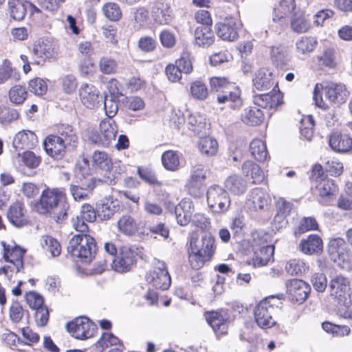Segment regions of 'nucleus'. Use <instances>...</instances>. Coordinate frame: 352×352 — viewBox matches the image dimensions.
<instances>
[{
    "mask_svg": "<svg viewBox=\"0 0 352 352\" xmlns=\"http://www.w3.org/2000/svg\"><path fill=\"white\" fill-rule=\"evenodd\" d=\"M322 94L329 102L340 105L346 102L349 91L345 85L331 82L322 87Z\"/></svg>",
    "mask_w": 352,
    "mask_h": 352,
    "instance_id": "nucleus-14",
    "label": "nucleus"
},
{
    "mask_svg": "<svg viewBox=\"0 0 352 352\" xmlns=\"http://www.w3.org/2000/svg\"><path fill=\"white\" fill-rule=\"evenodd\" d=\"M271 59L276 67H282L289 60L288 54L281 46L272 47L270 50Z\"/></svg>",
    "mask_w": 352,
    "mask_h": 352,
    "instance_id": "nucleus-51",
    "label": "nucleus"
},
{
    "mask_svg": "<svg viewBox=\"0 0 352 352\" xmlns=\"http://www.w3.org/2000/svg\"><path fill=\"white\" fill-rule=\"evenodd\" d=\"M330 258L334 262L348 261L349 258V249L345 241L340 237L329 241L327 248Z\"/></svg>",
    "mask_w": 352,
    "mask_h": 352,
    "instance_id": "nucleus-18",
    "label": "nucleus"
},
{
    "mask_svg": "<svg viewBox=\"0 0 352 352\" xmlns=\"http://www.w3.org/2000/svg\"><path fill=\"white\" fill-rule=\"evenodd\" d=\"M214 242V237L211 233L202 232L200 239L193 233L190 239L189 250L212 257L216 250Z\"/></svg>",
    "mask_w": 352,
    "mask_h": 352,
    "instance_id": "nucleus-11",
    "label": "nucleus"
},
{
    "mask_svg": "<svg viewBox=\"0 0 352 352\" xmlns=\"http://www.w3.org/2000/svg\"><path fill=\"white\" fill-rule=\"evenodd\" d=\"M39 203L43 214H48L58 223H63L68 217L69 204L66 201L62 189H45L41 195Z\"/></svg>",
    "mask_w": 352,
    "mask_h": 352,
    "instance_id": "nucleus-3",
    "label": "nucleus"
},
{
    "mask_svg": "<svg viewBox=\"0 0 352 352\" xmlns=\"http://www.w3.org/2000/svg\"><path fill=\"white\" fill-rule=\"evenodd\" d=\"M188 129L191 130L195 135H203L206 133V118L198 114H190L187 119Z\"/></svg>",
    "mask_w": 352,
    "mask_h": 352,
    "instance_id": "nucleus-36",
    "label": "nucleus"
},
{
    "mask_svg": "<svg viewBox=\"0 0 352 352\" xmlns=\"http://www.w3.org/2000/svg\"><path fill=\"white\" fill-rule=\"evenodd\" d=\"M194 36L195 45L201 47H208L215 41L213 31L208 25H198L195 30Z\"/></svg>",
    "mask_w": 352,
    "mask_h": 352,
    "instance_id": "nucleus-27",
    "label": "nucleus"
},
{
    "mask_svg": "<svg viewBox=\"0 0 352 352\" xmlns=\"http://www.w3.org/2000/svg\"><path fill=\"white\" fill-rule=\"evenodd\" d=\"M27 95L25 87L19 85L12 87L9 91L10 101L17 104H22L26 99Z\"/></svg>",
    "mask_w": 352,
    "mask_h": 352,
    "instance_id": "nucleus-60",
    "label": "nucleus"
},
{
    "mask_svg": "<svg viewBox=\"0 0 352 352\" xmlns=\"http://www.w3.org/2000/svg\"><path fill=\"white\" fill-rule=\"evenodd\" d=\"M137 171L139 177L148 184L156 186L162 185V183L157 179L154 173L151 170L138 167Z\"/></svg>",
    "mask_w": 352,
    "mask_h": 352,
    "instance_id": "nucleus-62",
    "label": "nucleus"
},
{
    "mask_svg": "<svg viewBox=\"0 0 352 352\" xmlns=\"http://www.w3.org/2000/svg\"><path fill=\"white\" fill-rule=\"evenodd\" d=\"M207 202L214 213H223L230 206V198L228 192L219 185L211 186L207 191Z\"/></svg>",
    "mask_w": 352,
    "mask_h": 352,
    "instance_id": "nucleus-7",
    "label": "nucleus"
},
{
    "mask_svg": "<svg viewBox=\"0 0 352 352\" xmlns=\"http://www.w3.org/2000/svg\"><path fill=\"white\" fill-rule=\"evenodd\" d=\"M252 156L260 162H265L268 156L265 143L260 139L253 140L250 144Z\"/></svg>",
    "mask_w": 352,
    "mask_h": 352,
    "instance_id": "nucleus-37",
    "label": "nucleus"
},
{
    "mask_svg": "<svg viewBox=\"0 0 352 352\" xmlns=\"http://www.w3.org/2000/svg\"><path fill=\"white\" fill-rule=\"evenodd\" d=\"M148 17V11L144 7L132 8L130 10L129 18L133 23L135 30H139L144 26Z\"/></svg>",
    "mask_w": 352,
    "mask_h": 352,
    "instance_id": "nucleus-39",
    "label": "nucleus"
},
{
    "mask_svg": "<svg viewBox=\"0 0 352 352\" xmlns=\"http://www.w3.org/2000/svg\"><path fill=\"white\" fill-rule=\"evenodd\" d=\"M329 144L337 153H348L352 150V138L346 134L333 132L329 135Z\"/></svg>",
    "mask_w": 352,
    "mask_h": 352,
    "instance_id": "nucleus-22",
    "label": "nucleus"
},
{
    "mask_svg": "<svg viewBox=\"0 0 352 352\" xmlns=\"http://www.w3.org/2000/svg\"><path fill=\"white\" fill-rule=\"evenodd\" d=\"M311 282L315 290L318 292H323L327 287V279L322 273H314L311 276Z\"/></svg>",
    "mask_w": 352,
    "mask_h": 352,
    "instance_id": "nucleus-64",
    "label": "nucleus"
},
{
    "mask_svg": "<svg viewBox=\"0 0 352 352\" xmlns=\"http://www.w3.org/2000/svg\"><path fill=\"white\" fill-rule=\"evenodd\" d=\"M204 316L213 330H219L221 327L228 328L232 321L228 310L225 309L206 311L204 312Z\"/></svg>",
    "mask_w": 352,
    "mask_h": 352,
    "instance_id": "nucleus-16",
    "label": "nucleus"
},
{
    "mask_svg": "<svg viewBox=\"0 0 352 352\" xmlns=\"http://www.w3.org/2000/svg\"><path fill=\"white\" fill-rule=\"evenodd\" d=\"M104 16L111 21H118L122 17V11L118 4L113 2L106 3L102 8Z\"/></svg>",
    "mask_w": 352,
    "mask_h": 352,
    "instance_id": "nucleus-50",
    "label": "nucleus"
},
{
    "mask_svg": "<svg viewBox=\"0 0 352 352\" xmlns=\"http://www.w3.org/2000/svg\"><path fill=\"white\" fill-rule=\"evenodd\" d=\"M242 170L247 176H250L253 183H259L263 179V173L259 166L252 161H245L242 166Z\"/></svg>",
    "mask_w": 352,
    "mask_h": 352,
    "instance_id": "nucleus-40",
    "label": "nucleus"
},
{
    "mask_svg": "<svg viewBox=\"0 0 352 352\" xmlns=\"http://www.w3.org/2000/svg\"><path fill=\"white\" fill-rule=\"evenodd\" d=\"M189 262L192 269L198 270L201 268L206 262L210 261L212 257L206 256L205 254L191 251L188 249Z\"/></svg>",
    "mask_w": 352,
    "mask_h": 352,
    "instance_id": "nucleus-56",
    "label": "nucleus"
},
{
    "mask_svg": "<svg viewBox=\"0 0 352 352\" xmlns=\"http://www.w3.org/2000/svg\"><path fill=\"white\" fill-rule=\"evenodd\" d=\"M320 204L324 206L331 204L336 198L338 186L332 179H322L317 186Z\"/></svg>",
    "mask_w": 352,
    "mask_h": 352,
    "instance_id": "nucleus-19",
    "label": "nucleus"
},
{
    "mask_svg": "<svg viewBox=\"0 0 352 352\" xmlns=\"http://www.w3.org/2000/svg\"><path fill=\"white\" fill-rule=\"evenodd\" d=\"M309 265L300 259H291L285 265V270L292 276H300L305 273Z\"/></svg>",
    "mask_w": 352,
    "mask_h": 352,
    "instance_id": "nucleus-43",
    "label": "nucleus"
},
{
    "mask_svg": "<svg viewBox=\"0 0 352 352\" xmlns=\"http://www.w3.org/2000/svg\"><path fill=\"white\" fill-rule=\"evenodd\" d=\"M47 83L41 78H36L29 82V90L35 95L41 96L46 93Z\"/></svg>",
    "mask_w": 352,
    "mask_h": 352,
    "instance_id": "nucleus-63",
    "label": "nucleus"
},
{
    "mask_svg": "<svg viewBox=\"0 0 352 352\" xmlns=\"http://www.w3.org/2000/svg\"><path fill=\"white\" fill-rule=\"evenodd\" d=\"M253 83L258 90H267L274 85L272 74L265 69H261L256 73Z\"/></svg>",
    "mask_w": 352,
    "mask_h": 352,
    "instance_id": "nucleus-33",
    "label": "nucleus"
},
{
    "mask_svg": "<svg viewBox=\"0 0 352 352\" xmlns=\"http://www.w3.org/2000/svg\"><path fill=\"white\" fill-rule=\"evenodd\" d=\"M297 51L302 54H306L312 52L318 45V41L316 38L312 36H302L296 43Z\"/></svg>",
    "mask_w": 352,
    "mask_h": 352,
    "instance_id": "nucleus-48",
    "label": "nucleus"
},
{
    "mask_svg": "<svg viewBox=\"0 0 352 352\" xmlns=\"http://www.w3.org/2000/svg\"><path fill=\"white\" fill-rule=\"evenodd\" d=\"M120 209L119 205L113 201H107L98 206L97 214L102 220L111 219Z\"/></svg>",
    "mask_w": 352,
    "mask_h": 352,
    "instance_id": "nucleus-45",
    "label": "nucleus"
},
{
    "mask_svg": "<svg viewBox=\"0 0 352 352\" xmlns=\"http://www.w3.org/2000/svg\"><path fill=\"white\" fill-rule=\"evenodd\" d=\"M285 287L290 301L299 305L307 299L311 292L310 285L305 281L298 278L287 280L285 282Z\"/></svg>",
    "mask_w": 352,
    "mask_h": 352,
    "instance_id": "nucleus-9",
    "label": "nucleus"
},
{
    "mask_svg": "<svg viewBox=\"0 0 352 352\" xmlns=\"http://www.w3.org/2000/svg\"><path fill=\"white\" fill-rule=\"evenodd\" d=\"M146 280L156 289L166 290L169 288L171 279L164 262H157L153 270L146 274Z\"/></svg>",
    "mask_w": 352,
    "mask_h": 352,
    "instance_id": "nucleus-10",
    "label": "nucleus"
},
{
    "mask_svg": "<svg viewBox=\"0 0 352 352\" xmlns=\"http://www.w3.org/2000/svg\"><path fill=\"white\" fill-rule=\"evenodd\" d=\"M151 16L160 25H168L174 18L170 4L164 0H157L151 8Z\"/></svg>",
    "mask_w": 352,
    "mask_h": 352,
    "instance_id": "nucleus-15",
    "label": "nucleus"
},
{
    "mask_svg": "<svg viewBox=\"0 0 352 352\" xmlns=\"http://www.w3.org/2000/svg\"><path fill=\"white\" fill-rule=\"evenodd\" d=\"M329 287L330 296L338 306L348 308L352 305V289L348 278L342 275L333 276Z\"/></svg>",
    "mask_w": 352,
    "mask_h": 352,
    "instance_id": "nucleus-4",
    "label": "nucleus"
},
{
    "mask_svg": "<svg viewBox=\"0 0 352 352\" xmlns=\"http://www.w3.org/2000/svg\"><path fill=\"white\" fill-rule=\"evenodd\" d=\"M241 118L245 124L251 126H256L263 122L264 113L258 108L250 107L244 109Z\"/></svg>",
    "mask_w": 352,
    "mask_h": 352,
    "instance_id": "nucleus-32",
    "label": "nucleus"
},
{
    "mask_svg": "<svg viewBox=\"0 0 352 352\" xmlns=\"http://www.w3.org/2000/svg\"><path fill=\"white\" fill-rule=\"evenodd\" d=\"M38 142L36 134L31 131H22L17 133L13 140V146L16 151L32 148Z\"/></svg>",
    "mask_w": 352,
    "mask_h": 352,
    "instance_id": "nucleus-25",
    "label": "nucleus"
},
{
    "mask_svg": "<svg viewBox=\"0 0 352 352\" xmlns=\"http://www.w3.org/2000/svg\"><path fill=\"white\" fill-rule=\"evenodd\" d=\"M295 7L294 0H281L278 8L274 9L273 21L283 26L287 23V16L294 11Z\"/></svg>",
    "mask_w": 352,
    "mask_h": 352,
    "instance_id": "nucleus-28",
    "label": "nucleus"
},
{
    "mask_svg": "<svg viewBox=\"0 0 352 352\" xmlns=\"http://www.w3.org/2000/svg\"><path fill=\"white\" fill-rule=\"evenodd\" d=\"M320 63L325 67L333 68L336 66L335 50L333 48H325L318 56Z\"/></svg>",
    "mask_w": 352,
    "mask_h": 352,
    "instance_id": "nucleus-58",
    "label": "nucleus"
},
{
    "mask_svg": "<svg viewBox=\"0 0 352 352\" xmlns=\"http://www.w3.org/2000/svg\"><path fill=\"white\" fill-rule=\"evenodd\" d=\"M98 65L100 72L104 74H113L117 71V63L110 57H102L99 60Z\"/></svg>",
    "mask_w": 352,
    "mask_h": 352,
    "instance_id": "nucleus-59",
    "label": "nucleus"
},
{
    "mask_svg": "<svg viewBox=\"0 0 352 352\" xmlns=\"http://www.w3.org/2000/svg\"><path fill=\"white\" fill-rule=\"evenodd\" d=\"M239 24L234 18L226 19L223 21L215 25L217 36L224 41H234L239 37L237 30Z\"/></svg>",
    "mask_w": 352,
    "mask_h": 352,
    "instance_id": "nucleus-17",
    "label": "nucleus"
},
{
    "mask_svg": "<svg viewBox=\"0 0 352 352\" xmlns=\"http://www.w3.org/2000/svg\"><path fill=\"white\" fill-rule=\"evenodd\" d=\"M225 187L232 194L239 195L246 191L248 184L241 176L232 175L225 181Z\"/></svg>",
    "mask_w": 352,
    "mask_h": 352,
    "instance_id": "nucleus-31",
    "label": "nucleus"
},
{
    "mask_svg": "<svg viewBox=\"0 0 352 352\" xmlns=\"http://www.w3.org/2000/svg\"><path fill=\"white\" fill-rule=\"evenodd\" d=\"M99 91L89 84H83L79 89V96L82 103L89 109H94L100 102Z\"/></svg>",
    "mask_w": 352,
    "mask_h": 352,
    "instance_id": "nucleus-23",
    "label": "nucleus"
},
{
    "mask_svg": "<svg viewBox=\"0 0 352 352\" xmlns=\"http://www.w3.org/2000/svg\"><path fill=\"white\" fill-rule=\"evenodd\" d=\"M199 148L202 154L207 156L214 155L218 150V143L212 137L206 136L201 138L199 142Z\"/></svg>",
    "mask_w": 352,
    "mask_h": 352,
    "instance_id": "nucleus-41",
    "label": "nucleus"
},
{
    "mask_svg": "<svg viewBox=\"0 0 352 352\" xmlns=\"http://www.w3.org/2000/svg\"><path fill=\"white\" fill-rule=\"evenodd\" d=\"M174 65H177L182 73L190 74L193 70L191 54L188 52H184Z\"/></svg>",
    "mask_w": 352,
    "mask_h": 352,
    "instance_id": "nucleus-54",
    "label": "nucleus"
},
{
    "mask_svg": "<svg viewBox=\"0 0 352 352\" xmlns=\"http://www.w3.org/2000/svg\"><path fill=\"white\" fill-rule=\"evenodd\" d=\"M136 262V252L130 248L122 246L120 249L119 255L110 263L116 272L124 273L131 270Z\"/></svg>",
    "mask_w": 352,
    "mask_h": 352,
    "instance_id": "nucleus-13",
    "label": "nucleus"
},
{
    "mask_svg": "<svg viewBox=\"0 0 352 352\" xmlns=\"http://www.w3.org/2000/svg\"><path fill=\"white\" fill-rule=\"evenodd\" d=\"M43 144L49 156L60 160L67 151H74L77 148L78 136L72 126L61 124L56 126V134L48 135Z\"/></svg>",
    "mask_w": 352,
    "mask_h": 352,
    "instance_id": "nucleus-2",
    "label": "nucleus"
},
{
    "mask_svg": "<svg viewBox=\"0 0 352 352\" xmlns=\"http://www.w3.org/2000/svg\"><path fill=\"white\" fill-rule=\"evenodd\" d=\"M93 166L102 170L108 171L112 166L111 158L104 151H96L92 155Z\"/></svg>",
    "mask_w": 352,
    "mask_h": 352,
    "instance_id": "nucleus-42",
    "label": "nucleus"
},
{
    "mask_svg": "<svg viewBox=\"0 0 352 352\" xmlns=\"http://www.w3.org/2000/svg\"><path fill=\"white\" fill-rule=\"evenodd\" d=\"M124 346L121 340L111 332H103L96 343V347L100 352H103L109 346Z\"/></svg>",
    "mask_w": 352,
    "mask_h": 352,
    "instance_id": "nucleus-38",
    "label": "nucleus"
},
{
    "mask_svg": "<svg viewBox=\"0 0 352 352\" xmlns=\"http://www.w3.org/2000/svg\"><path fill=\"white\" fill-rule=\"evenodd\" d=\"M41 158L32 151H25L22 155V163L30 169L36 168L41 164Z\"/></svg>",
    "mask_w": 352,
    "mask_h": 352,
    "instance_id": "nucleus-61",
    "label": "nucleus"
},
{
    "mask_svg": "<svg viewBox=\"0 0 352 352\" xmlns=\"http://www.w3.org/2000/svg\"><path fill=\"white\" fill-rule=\"evenodd\" d=\"M194 210L193 202L190 199H183L175 208V217L177 223L182 226L188 224Z\"/></svg>",
    "mask_w": 352,
    "mask_h": 352,
    "instance_id": "nucleus-24",
    "label": "nucleus"
},
{
    "mask_svg": "<svg viewBox=\"0 0 352 352\" xmlns=\"http://www.w3.org/2000/svg\"><path fill=\"white\" fill-rule=\"evenodd\" d=\"M192 96L199 100H204L208 96V90L205 83L201 80H195L190 85Z\"/></svg>",
    "mask_w": 352,
    "mask_h": 352,
    "instance_id": "nucleus-53",
    "label": "nucleus"
},
{
    "mask_svg": "<svg viewBox=\"0 0 352 352\" xmlns=\"http://www.w3.org/2000/svg\"><path fill=\"white\" fill-rule=\"evenodd\" d=\"M66 330H96L97 325L88 317L82 316L65 324Z\"/></svg>",
    "mask_w": 352,
    "mask_h": 352,
    "instance_id": "nucleus-34",
    "label": "nucleus"
},
{
    "mask_svg": "<svg viewBox=\"0 0 352 352\" xmlns=\"http://www.w3.org/2000/svg\"><path fill=\"white\" fill-rule=\"evenodd\" d=\"M118 227L119 230L126 235H132L137 230L136 222L129 215L122 216L118 221Z\"/></svg>",
    "mask_w": 352,
    "mask_h": 352,
    "instance_id": "nucleus-46",
    "label": "nucleus"
},
{
    "mask_svg": "<svg viewBox=\"0 0 352 352\" xmlns=\"http://www.w3.org/2000/svg\"><path fill=\"white\" fill-rule=\"evenodd\" d=\"M97 210L88 204L82 206L80 214L72 219V225L80 233L72 236L67 246V252L73 257H76L81 262L90 263L94 258L97 251L96 242L94 238L85 234L89 228L87 222H94L96 219Z\"/></svg>",
    "mask_w": 352,
    "mask_h": 352,
    "instance_id": "nucleus-1",
    "label": "nucleus"
},
{
    "mask_svg": "<svg viewBox=\"0 0 352 352\" xmlns=\"http://www.w3.org/2000/svg\"><path fill=\"white\" fill-rule=\"evenodd\" d=\"M208 169L202 164H197L193 166L191 175L186 186L188 193L199 198L204 195L205 190L204 181L206 179Z\"/></svg>",
    "mask_w": 352,
    "mask_h": 352,
    "instance_id": "nucleus-8",
    "label": "nucleus"
},
{
    "mask_svg": "<svg viewBox=\"0 0 352 352\" xmlns=\"http://www.w3.org/2000/svg\"><path fill=\"white\" fill-rule=\"evenodd\" d=\"M274 300L278 303L280 302L278 298L271 296L261 301L255 308V320L260 328L267 329L276 324L272 318V314L274 312L275 308L278 309V305L271 302L272 300Z\"/></svg>",
    "mask_w": 352,
    "mask_h": 352,
    "instance_id": "nucleus-5",
    "label": "nucleus"
},
{
    "mask_svg": "<svg viewBox=\"0 0 352 352\" xmlns=\"http://www.w3.org/2000/svg\"><path fill=\"white\" fill-rule=\"evenodd\" d=\"M34 56L43 61L55 58L57 51L55 45L49 40L39 39L32 50Z\"/></svg>",
    "mask_w": 352,
    "mask_h": 352,
    "instance_id": "nucleus-21",
    "label": "nucleus"
},
{
    "mask_svg": "<svg viewBox=\"0 0 352 352\" xmlns=\"http://www.w3.org/2000/svg\"><path fill=\"white\" fill-rule=\"evenodd\" d=\"M217 101L219 104H223L224 107L231 109H239L243 105V100L241 97L240 87L234 83L228 89L217 94Z\"/></svg>",
    "mask_w": 352,
    "mask_h": 352,
    "instance_id": "nucleus-12",
    "label": "nucleus"
},
{
    "mask_svg": "<svg viewBox=\"0 0 352 352\" xmlns=\"http://www.w3.org/2000/svg\"><path fill=\"white\" fill-rule=\"evenodd\" d=\"M162 162L164 167L170 171L177 170L179 166V155L172 150L166 151L162 154Z\"/></svg>",
    "mask_w": 352,
    "mask_h": 352,
    "instance_id": "nucleus-44",
    "label": "nucleus"
},
{
    "mask_svg": "<svg viewBox=\"0 0 352 352\" xmlns=\"http://www.w3.org/2000/svg\"><path fill=\"white\" fill-rule=\"evenodd\" d=\"M25 300L31 309H36L37 314L40 313V309L43 310L44 299L41 295L36 292H30L26 294Z\"/></svg>",
    "mask_w": 352,
    "mask_h": 352,
    "instance_id": "nucleus-57",
    "label": "nucleus"
},
{
    "mask_svg": "<svg viewBox=\"0 0 352 352\" xmlns=\"http://www.w3.org/2000/svg\"><path fill=\"white\" fill-rule=\"evenodd\" d=\"M291 28L297 33H304L310 28V23L302 14H294L291 20Z\"/></svg>",
    "mask_w": 352,
    "mask_h": 352,
    "instance_id": "nucleus-55",
    "label": "nucleus"
},
{
    "mask_svg": "<svg viewBox=\"0 0 352 352\" xmlns=\"http://www.w3.org/2000/svg\"><path fill=\"white\" fill-rule=\"evenodd\" d=\"M41 245L43 249L50 252L52 256H58L61 252L59 242L51 236H43L41 239Z\"/></svg>",
    "mask_w": 352,
    "mask_h": 352,
    "instance_id": "nucleus-47",
    "label": "nucleus"
},
{
    "mask_svg": "<svg viewBox=\"0 0 352 352\" xmlns=\"http://www.w3.org/2000/svg\"><path fill=\"white\" fill-rule=\"evenodd\" d=\"M322 241L316 234H311L307 239H302L300 243V250L306 254L319 253L322 250Z\"/></svg>",
    "mask_w": 352,
    "mask_h": 352,
    "instance_id": "nucleus-30",
    "label": "nucleus"
},
{
    "mask_svg": "<svg viewBox=\"0 0 352 352\" xmlns=\"http://www.w3.org/2000/svg\"><path fill=\"white\" fill-rule=\"evenodd\" d=\"M25 208L23 204L16 202L11 205L7 211L8 221L16 228L26 226L28 220L24 214Z\"/></svg>",
    "mask_w": 352,
    "mask_h": 352,
    "instance_id": "nucleus-26",
    "label": "nucleus"
},
{
    "mask_svg": "<svg viewBox=\"0 0 352 352\" xmlns=\"http://www.w3.org/2000/svg\"><path fill=\"white\" fill-rule=\"evenodd\" d=\"M248 201L256 211L266 210L270 204L271 198L264 189L256 188L250 192Z\"/></svg>",
    "mask_w": 352,
    "mask_h": 352,
    "instance_id": "nucleus-20",
    "label": "nucleus"
},
{
    "mask_svg": "<svg viewBox=\"0 0 352 352\" xmlns=\"http://www.w3.org/2000/svg\"><path fill=\"white\" fill-rule=\"evenodd\" d=\"M274 248L273 245H266L260 248L258 251L254 252L252 258V263L254 267L265 266L274 260Z\"/></svg>",
    "mask_w": 352,
    "mask_h": 352,
    "instance_id": "nucleus-29",
    "label": "nucleus"
},
{
    "mask_svg": "<svg viewBox=\"0 0 352 352\" xmlns=\"http://www.w3.org/2000/svg\"><path fill=\"white\" fill-rule=\"evenodd\" d=\"M20 74L16 72L11 67L10 60H3L0 65V84L6 82L8 80L12 78L15 81L19 79Z\"/></svg>",
    "mask_w": 352,
    "mask_h": 352,
    "instance_id": "nucleus-49",
    "label": "nucleus"
},
{
    "mask_svg": "<svg viewBox=\"0 0 352 352\" xmlns=\"http://www.w3.org/2000/svg\"><path fill=\"white\" fill-rule=\"evenodd\" d=\"M8 10L11 18L16 21L24 19L28 11L26 1L20 0H8Z\"/></svg>",
    "mask_w": 352,
    "mask_h": 352,
    "instance_id": "nucleus-35",
    "label": "nucleus"
},
{
    "mask_svg": "<svg viewBox=\"0 0 352 352\" xmlns=\"http://www.w3.org/2000/svg\"><path fill=\"white\" fill-rule=\"evenodd\" d=\"M118 126L112 119H104L100 123L99 131H93L89 135L92 143L104 147L109 146L116 141Z\"/></svg>",
    "mask_w": 352,
    "mask_h": 352,
    "instance_id": "nucleus-6",
    "label": "nucleus"
},
{
    "mask_svg": "<svg viewBox=\"0 0 352 352\" xmlns=\"http://www.w3.org/2000/svg\"><path fill=\"white\" fill-rule=\"evenodd\" d=\"M234 82L230 81L226 77L213 76L210 78V85L212 91L217 94L228 89Z\"/></svg>",
    "mask_w": 352,
    "mask_h": 352,
    "instance_id": "nucleus-52",
    "label": "nucleus"
}]
</instances>
